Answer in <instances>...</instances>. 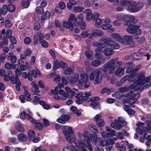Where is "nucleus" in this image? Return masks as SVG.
Instances as JSON below:
<instances>
[{"label": "nucleus", "mask_w": 151, "mask_h": 151, "mask_svg": "<svg viewBox=\"0 0 151 151\" xmlns=\"http://www.w3.org/2000/svg\"><path fill=\"white\" fill-rule=\"evenodd\" d=\"M84 139L83 143L81 141H78L76 140L77 147L75 148L72 144H70L69 146L65 147L63 151H88L86 147H84V144H86V146L89 151H93L92 145L90 144V138L86 134H83Z\"/></svg>", "instance_id": "nucleus-1"}, {"label": "nucleus", "mask_w": 151, "mask_h": 151, "mask_svg": "<svg viewBox=\"0 0 151 151\" xmlns=\"http://www.w3.org/2000/svg\"><path fill=\"white\" fill-rule=\"evenodd\" d=\"M83 18L82 15H79L77 17H76L75 15L73 14H71L69 16V19L68 20V22L64 21L63 24L65 28L69 29L70 30L73 31L74 25L76 26H79V24H81L83 21Z\"/></svg>", "instance_id": "nucleus-2"}, {"label": "nucleus", "mask_w": 151, "mask_h": 151, "mask_svg": "<svg viewBox=\"0 0 151 151\" xmlns=\"http://www.w3.org/2000/svg\"><path fill=\"white\" fill-rule=\"evenodd\" d=\"M129 18L131 20L126 21L124 23L125 25L128 26L126 29L127 31L129 34L140 35L141 33L140 29L138 28L139 27L135 25L138 22L137 20L133 16H130Z\"/></svg>", "instance_id": "nucleus-3"}, {"label": "nucleus", "mask_w": 151, "mask_h": 151, "mask_svg": "<svg viewBox=\"0 0 151 151\" xmlns=\"http://www.w3.org/2000/svg\"><path fill=\"white\" fill-rule=\"evenodd\" d=\"M122 64V61H119L116 59H111L103 65L102 70L104 72H106L109 69V73L112 74L114 72L115 70L119 67Z\"/></svg>", "instance_id": "nucleus-4"}, {"label": "nucleus", "mask_w": 151, "mask_h": 151, "mask_svg": "<svg viewBox=\"0 0 151 151\" xmlns=\"http://www.w3.org/2000/svg\"><path fill=\"white\" fill-rule=\"evenodd\" d=\"M151 80V76L145 78V73L144 72H139L138 74V78L135 82L132 84L131 86L134 89H138L140 88V86L143 85L146 81Z\"/></svg>", "instance_id": "nucleus-5"}, {"label": "nucleus", "mask_w": 151, "mask_h": 151, "mask_svg": "<svg viewBox=\"0 0 151 151\" xmlns=\"http://www.w3.org/2000/svg\"><path fill=\"white\" fill-rule=\"evenodd\" d=\"M101 69L99 68L93 70L90 74L89 77L91 81H93L94 84H99L102 81L101 74Z\"/></svg>", "instance_id": "nucleus-6"}, {"label": "nucleus", "mask_w": 151, "mask_h": 151, "mask_svg": "<svg viewBox=\"0 0 151 151\" xmlns=\"http://www.w3.org/2000/svg\"><path fill=\"white\" fill-rule=\"evenodd\" d=\"M127 97L129 104H131V106L134 107L135 105L133 104L137 101V99L140 96V94L137 92H134L129 91L127 93Z\"/></svg>", "instance_id": "nucleus-7"}, {"label": "nucleus", "mask_w": 151, "mask_h": 151, "mask_svg": "<svg viewBox=\"0 0 151 151\" xmlns=\"http://www.w3.org/2000/svg\"><path fill=\"white\" fill-rule=\"evenodd\" d=\"M144 6L142 2L132 1L128 6V10L132 12H136L139 11L140 9Z\"/></svg>", "instance_id": "nucleus-8"}, {"label": "nucleus", "mask_w": 151, "mask_h": 151, "mask_svg": "<svg viewBox=\"0 0 151 151\" xmlns=\"http://www.w3.org/2000/svg\"><path fill=\"white\" fill-rule=\"evenodd\" d=\"M62 128L63 129V132L65 136L66 139L71 144L73 142L75 145H77L76 138L74 137H71L70 135L66 129V126H63Z\"/></svg>", "instance_id": "nucleus-9"}, {"label": "nucleus", "mask_w": 151, "mask_h": 151, "mask_svg": "<svg viewBox=\"0 0 151 151\" xmlns=\"http://www.w3.org/2000/svg\"><path fill=\"white\" fill-rule=\"evenodd\" d=\"M102 116L101 114H99L96 115L94 117V119L96 122V124L99 127L104 126L105 124V122L104 120L101 118Z\"/></svg>", "instance_id": "nucleus-10"}, {"label": "nucleus", "mask_w": 151, "mask_h": 151, "mask_svg": "<svg viewBox=\"0 0 151 151\" xmlns=\"http://www.w3.org/2000/svg\"><path fill=\"white\" fill-rule=\"evenodd\" d=\"M99 98L97 96L91 97L90 99L91 102L90 103V106L93 108L97 109L100 108L99 104L96 101H98Z\"/></svg>", "instance_id": "nucleus-11"}, {"label": "nucleus", "mask_w": 151, "mask_h": 151, "mask_svg": "<svg viewBox=\"0 0 151 151\" xmlns=\"http://www.w3.org/2000/svg\"><path fill=\"white\" fill-rule=\"evenodd\" d=\"M26 117L27 119L32 123H35V120L30 116L29 114H26L25 111H23L21 113L20 118L21 119L24 120L26 118Z\"/></svg>", "instance_id": "nucleus-12"}, {"label": "nucleus", "mask_w": 151, "mask_h": 151, "mask_svg": "<svg viewBox=\"0 0 151 151\" xmlns=\"http://www.w3.org/2000/svg\"><path fill=\"white\" fill-rule=\"evenodd\" d=\"M132 37L131 36L125 35L123 38H121L120 42L125 45H128L132 41Z\"/></svg>", "instance_id": "nucleus-13"}, {"label": "nucleus", "mask_w": 151, "mask_h": 151, "mask_svg": "<svg viewBox=\"0 0 151 151\" xmlns=\"http://www.w3.org/2000/svg\"><path fill=\"white\" fill-rule=\"evenodd\" d=\"M84 12L86 14V19L88 21L91 20L92 19L93 21L94 17V14H93L91 12V11L90 9H85L84 11Z\"/></svg>", "instance_id": "nucleus-14"}, {"label": "nucleus", "mask_w": 151, "mask_h": 151, "mask_svg": "<svg viewBox=\"0 0 151 151\" xmlns=\"http://www.w3.org/2000/svg\"><path fill=\"white\" fill-rule=\"evenodd\" d=\"M99 15V14L98 13H95L94 14L93 21L95 22V23L97 25H100L102 23V19L98 18Z\"/></svg>", "instance_id": "nucleus-15"}, {"label": "nucleus", "mask_w": 151, "mask_h": 151, "mask_svg": "<svg viewBox=\"0 0 151 151\" xmlns=\"http://www.w3.org/2000/svg\"><path fill=\"white\" fill-rule=\"evenodd\" d=\"M99 41L100 42L103 43L109 46L110 44L112 42V40L111 38H105L104 37L100 38L99 40Z\"/></svg>", "instance_id": "nucleus-16"}, {"label": "nucleus", "mask_w": 151, "mask_h": 151, "mask_svg": "<svg viewBox=\"0 0 151 151\" xmlns=\"http://www.w3.org/2000/svg\"><path fill=\"white\" fill-rule=\"evenodd\" d=\"M44 35L42 33H40L39 35V41L41 43L42 46L45 47H47L48 46V43L45 41L43 40Z\"/></svg>", "instance_id": "nucleus-17"}, {"label": "nucleus", "mask_w": 151, "mask_h": 151, "mask_svg": "<svg viewBox=\"0 0 151 151\" xmlns=\"http://www.w3.org/2000/svg\"><path fill=\"white\" fill-rule=\"evenodd\" d=\"M6 57L8 60H10L13 63H15L17 60L16 57L15 55H13V54L9 52L7 55Z\"/></svg>", "instance_id": "nucleus-18"}, {"label": "nucleus", "mask_w": 151, "mask_h": 151, "mask_svg": "<svg viewBox=\"0 0 151 151\" xmlns=\"http://www.w3.org/2000/svg\"><path fill=\"white\" fill-rule=\"evenodd\" d=\"M50 17V13L48 11H46L42 14L41 17V20L44 21L46 19H49Z\"/></svg>", "instance_id": "nucleus-19"}, {"label": "nucleus", "mask_w": 151, "mask_h": 151, "mask_svg": "<svg viewBox=\"0 0 151 151\" xmlns=\"http://www.w3.org/2000/svg\"><path fill=\"white\" fill-rule=\"evenodd\" d=\"M133 63L130 62L126 64L127 69L126 72L127 73H129L132 71H133V69H132L133 67Z\"/></svg>", "instance_id": "nucleus-20"}, {"label": "nucleus", "mask_w": 151, "mask_h": 151, "mask_svg": "<svg viewBox=\"0 0 151 151\" xmlns=\"http://www.w3.org/2000/svg\"><path fill=\"white\" fill-rule=\"evenodd\" d=\"M96 142L100 146H105L108 143L107 141L103 139L102 138L99 137L96 140Z\"/></svg>", "instance_id": "nucleus-21"}, {"label": "nucleus", "mask_w": 151, "mask_h": 151, "mask_svg": "<svg viewBox=\"0 0 151 151\" xmlns=\"http://www.w3.org/2000/svg\"><path fill=\"white\" fill-rule=\"evenodd\" d=\"M8 40L7 37L4 36L2 39V41L0 42V47L2 48L4 45L7 46L8 45Z\"/></svg>", "instance_id": "nucleus-22"}, {"label": "nucleus", "mask_w": 151, "mask_h": 151, "mask_svg": "<svg viewBox=\"0 0 151 151\" xmlns=\"http://www.w3.org/2000/svg\"><path fill=\"white\" fill-rule=\"evenodd\" d=\"M18 139L19 141L25 142L27 140V136L23 133H21L18 135Z\"/></svg>", "instance_id": "nucleus-23"}, {"label": "nucleus", "mask_w": 151, "mask_h": 151, "mask_svg": "<svg viewBox=\"0 0 151 151\" xmlns=\"http://www.w3.org/2000/svg\"><path fill=\"white\" fill-rule=\"evenodd\" d=\"M85 55L86 57V58L88 60H91L93 58L92 57L93 54L91 51L90 50H87L85 52Z\"/></svg>", "instance_id": "nucleus-24"}, {"label": "nucleus", "mask_w": 151, "mask_h": 151, "mask_svg": "<svg viewBox=\"0 0 151 151\" xmlns=\"http://www.w3.org/2000/svg\"><path fill=\"white\" fill-rule=\"evenodd\" d=\"M12 75V72L11 70L8 72L7 74H6L4 77V80L5 81H9L11 79V76Z\"/></svg>", "instance_id": "nucleus-25"}, {"label": "nucleus", "mask_w": 151, "mask_h": 151, "mask_svg": "<svg viewBox=\"0 0 151 151\" xmlns=\"http://www.w3.org/2000/svg\"><path fill=\"white\" fill-rule=\"evenodd\" d=\"M11 83L12 84H15L20 81L18 79V76L14 74L11 76Z\"/></svg>", "instance_id": "nucleus-26"}, {"label": "nucleus", "mask_w": 151, "mask_h": 151, "mask_svg": "<svg viewBox=\"0 0 151 151\" xmlns=\"http://www.w3.org/2000/svg\"><path fill=\"white\" fill-rule=\"evenodd\" d=\"M7 6L6 5H3L2 9L0 8V15H5L7 12Z\"/></svg>", "instance_id": "nucleus-27"}, {"label": "nucleus", "mask_w": 151, "mask_h": 151, "mask_svg": "<svg viewBox=\"0 0 151 151\" xmlns=\"http://www.w3.org/2000/svg\"><path fill=\"white\" fill-rule=\"evenodd\" d=\"M111 36L113 40L117 41H121L122 37L118 34L113 33L111 35Z\"/></svg>", "instance_id": "nucleus-28"}, {"label": "nucleus", "mask_w": 151, "mask_h": 151, "mask_svg": "<svg viewBox=\"0 0 151 151\" xmlns=\"http://www.w3.org/2000/svg\"><path fill=\"white\" fill-rule=\"evenodd\" d=\"M104 33L100 30H96L92 33V36L94 37L97 36H102L104 35Z\"/></svg>", "instance_id": "nucleus-29"}, {"label": "nucleus", "mask_w": 151, "mask_h": 151, "mask_svg": "<svg viewBox=\"0 0 151 151\" xmlns=\"http://www.w3.org/2000/svg\"><path fill=\"white\" fill-rule=\"evenodd\" d=\"M104 54L106 56H110L114 54V51L109 48L105 49L103 51Z\"/></svg>", "instance_id": "nucleus-30"}, {"label": "nucleus", "mask_w": 151, "mask_h": 151, "mask_svg": "<svg viewBox=\"0 0 151 151\" xmlns=\"http://www.w3.org/2000/svg\"><path fill=\"white\" fill-rule=\"evenodd\" d=\"M86 80V79L85 78V76L81 74L79 76H78V82L80 85L83 84L85 81Z\"/></svg>", "instance_id": "nucleus-31"}, {"label": "nucleus", "mask_w": 151, "mask_h": 151, "mask_svg": "<svg viewBox=\"0 0 151 151\" xmlns=\"http://www.w3.org/2000/svg\"><path fill=\"white\" fill-rule=\"evenodd\" d=\"M21 4L22 6L24 8H27L29 5V0H22Z\"/></svg>", "instance_id": "nucleus-32"}, {"label": "nucleus", "mask_w": 151, "mask_h": 151, "mask_svg": "<svg viewBox=\"0 0 151 151\" xmlns=\"http://www.w3.org/2000/svg\"><path fill=\"white\" fill-rule=\"evenodd\" d=\"M91 96V93L90 92H85L84 93V96H82L81 98L83 101H87Z\"/></svg>", "instance_id": "nucleus-33"}, {"label": "nucleus", "mask_w": 151, "mask_h": 151, "mask_svg": "<svg viewBox=\"0 0 151 151\" xmlns=\"http://www.w3.org/2000/svg\"><path fill=\"white\" fill-rule=\"evenodd\" d=\"M89 129L95 133H97L98 132V130L96 126L92 124H90L89 126Z\"/></svg>", "instance_id": "nucleus-34"}, {"label": "nucleus", "mask_w": 151, "mask_h": 151, "mask_svg": "<svg viewBox=\"0 0 151 151\" xmlns=\"http://www.w3.org/2000/svg\"><path fill=\"white\" fill-rule=\"evenodd\" d=\"M135 76V72H132V73H131L128 76H127L128 81L133 82L134 81Z\"/></svg>", "instance_id": "nucleus-35"}, {"label": "nucleus", "mask_w": 151, "mask_h": 151, "mask_svg": "<svg viewBox=\"0 0 151 151\" xmlns=\"http://www.w3.org/2000/svg\"><path fill=\"white\" fill-rule=\"evenodd\" d=\"M17 125L16 126V129L19 132H23L24 131V128L22 126V125L19 122H17Z\"/></svg>", "instance_id": "nucleus-36"}, {"label": "nucleus", "mask_w": 151, "mask_h": 151, "mask_svg": "<svg viewBox=\"0 0 151 151\" xmlns=\"http://www.w3.org/2000/svg\"><path fill=\"white\" fill-rule=\"evenodd\" d=\"M71 110L74 114H76L77 116H79L81 114V112L79 111H78L77 109L74 106L71 108Z\"/></svg>", "instance_id": "nucleus-37"}, {"label": "nucleus", "mask_w": 151, "mask_h": 151, "mask_svg": "<svg viewBox=\"0 0 151 151\" xmlns=\"http://www.w3.org/2000/svg\"><path fill=\"white\" fill-rule=\"evenodd\" d=\"M73 71V67H69L65 70L64 73L65 74L70 75L72 73Z\"/></svg>", "instance_id": "nucleus-38"}, {"label": "nucleus", "mask_w": 151, "mask_h": 151, "mask_svg": "<svg viewBox=\"0 0 151 151\" xmlns=\"http://www.w3.org/2000/svg\"><path fill=\"white\" fill-rule=\"evenodd\" d=\"M110 44L109 46L110 47L111 49H116L119 48V45L118 43L114 42L113 41Z\"/></svg>", "instance_id": "nucleus-39"}, {"label": "nucleus", "mask_w": 151, "mask_h": 151, "mask_svg": "<svg viewBox=\"0 0 151 151\" xmlns=\"http://www.w3.org/2000/svg\"><path fill=\"white\" fill-rule=\"evenodd\" d=\"M60 67L59 63L57 60H54V65L53 67V70L54 71L56 70L58 68Z\"/></svg>", "instance_id": "nucleus-40"}, {"label": "nucleus", "mask_w": 151, "mask_h": 151, "mask_svg": "<svg viewBox=\"0 0 151 151\" xmlns=\"http://www.w3.org/2000/svg\"><path fill=\"white\" fill-rule=\"evenodd\" d=\"M35 10L36 12L39 14H42L44 13V9L41 6H37L36 7Z\"/></svg>", "instance_id": "nucleus-41"}, {"label": "nucleus", "mask_w": 151, "mask_h": 151, "mask_svg": "<svg viewBox=\"0 0 151 151\" xmlns=\"http://www.w3.org/2000/svg\"><path fill=\"white\" fill-rule=\"evenodd\" d=\"M146 81L144 82V84L142 86H143L142 88H147L151 86V80Z\"/></svg>", "instance_id": "nucleus-42"}, {"label": "nucleus", "mask_w": 151, "mask_h": 151, "mask_svg": "<svg viewBox=\"0 0 151 151\" xmlns=\"http://www.w3.org/2000/svg\"><path fill=\"white\" fill-rule=\"evenodd\" d=\"M84 9L83 7L80 6H75L73 8V10L75 12H81Z\"/></svg>", "instance_id": "nucleus-43"}, {"label": "nucleus", "mask_w": 151, "mask_h": 151, "mask_svg": "<svg viewBox=\"0 0 151 151\" xmlns=\"http://www.w3.org/2000/svg\"><path fill=\"white\" fill-rule=\"evenodd\" d=\"M7 9L9 12H13L15 10V7L14 5L10 3L8 5Z\"/></svg>", "instance_id": "nucleus-44"}, {"label": "nucleus", "mask_w": 151, "mask_h": 151, "mask_svg": "<svg viewBox=\"0 0 151 151\" xmlns=\"http://www.w3.org/2000/svg\"><path fill=\"white\" fill-rule=\"evenodd\" d=\"M40 33H37L34 35L33 37V41L35 44H37L38 43V39L39 38V35Z\"/></svg>", "instance_id": "nucleus-45"}, {"label": "nucleus", "mask_w": 151, "mask_h": 151, "mask_svg": "<svg viewBox=\"0 0 151 151\" xmlns=\"http://www.w3.org/2000/svg\"><path fill=\"white\" fill-rule=\"evenodd\" d=\"M40 73V71L38 69L36 70H32V75L34 77H37L38 74Z\"/></svg>", "instance_id": "nucleus-46"}, {"label": "nucleus", "mask_w": 151, "mask_h": 151, "mask_svg": "<svg viewBox=\"0 0 151 151\" xmlns=\"http://www.w3.org/2000/svg\"><path fill=\"white\" fill-rule=\"evenodd\" d=\"M28 136L30 138H32L35 136V132L33 130H29L28 133Z\"/></svg>", "instance_id": "nucleus-47"}, {"label": "nucleus", "mask_w": 151, "mask_h": 151, "mask_svg": "<svg viewBox=\"0 0 151 151\" xmlns=\"http://www.w3.org/2000/svg\"><path fill=\"white\" fill-rule=\"evenodd\" d=\"M100 65L99 60H93L91 61V65L93 66L96 67Z\"/></svg>", "instance_id": "nucleus-48"}, {"label": "nucleus", "mask_w": 151, "mask_h": 151, "mask_svg": "<svg viewBox=\"0 0 151 151\" xmlns=\"http://www.w3.org/2000/svg\"><path fill=\"white\" fill-rule=\"evenodd\" d=\"M5 67L8 70L13 69L14 68V65L12 64H10L8 63H6L5 65Z\"/></svg>", "instance_id": "nucleus-49"}, {"label": "nucleus", "mask_w": 151, "mask_h": 151, "mask_svg": "<svg viewBox=\"0 0 151 151\" xmlns=\"http://www.w3.org/2000/svg\"><path fill=\"white\" fill-rule=\"evenodd\" d=\"M118 120L119 123L123 124V125H126L127 124V123L125 121V119L123 117H119L118 118Z\"/></svg>", "instance_id": "nucleus-50"}, {"label": "nucleus", "mask_w": 151, "mask_h": 151, "mask_svg": "<svg viewBox=\"0 0 151 151\" xmlns=\"http://www.w3.org/2000/svg\"><path fill=\"white\" fill-rule=\"evenodd\" d=\"M132 1L130 0H123L121 2V4L124 6H127Z\"/></svg>", "instance_id": "nucleus-51"}, {"label": "nucleus", "mask_w": 151, "mask_h": 151, "mask_svg": "<svg viewBox=\"0 0 151 151\" xmlns=\"http://www.w3.org/2000/svg\"><path fill=\"white\" fill-rule=\"evenodd\" d=\"M78 80V75H75L71 78V81L73 83H76Z\"/></svg>", "instance_id": "nucleus-52"}, {"label": "nucleus", "mask_w": 151, "mask_h": 151, "mask_svg": "<svg viewBox=\"0 0 151 151\" xmlns=\"http://www.w3.org/2000/svg\"><path fill=\"white\" fill-rule=\"evenodd\" d=\"M10 41L12 45H15L17 43V41L15 37L12 36L9 38Z\"/></svg>", "instance_id": "nucleus-53"}, {"label": "nucleus", "mask_w": 151, "mask_h": 151, "mask_svg": "<svg viewBox=\"0 0 151 151\" xmlns=\"http://www.w3.org/2000/svg\"><path fill=\"white\" fill-rule=\"evenodd\" d=\"M61 118H62L65 122L68 121L70 119V118L69 116L66 114H62L61 116Z\"/></svg>", "instance_id": "nucleus-54"}, {"label": "nucleus", "mask_w": 151, "mask_h": 151, "mask_svg": "<svg viewBox=\"0 0 151 151\" xmlns=\"http://www.w3.org/2000/svg\"><path fill=\"white\" fill-rule=\"evenodd\" d=\"M12 31L11 29H7L6 32V35L7 37L9 38L11 37L12 36Z\"/></svg>", "instance_id": "nucleus-55"}, {"label": "nucleus", "mask_w": 151, "mask_h": 151, "mask_svg": "<svg viewBox=\"0 0 151 151\" xmlns=\"http://www.w3.org/2000/svg\"><path fill=\"white\" fill-rule=\"evenodd\" d=\"M58 7L63 9H64L66 6L65 3L62 1L59 2L58 3Z\"/></svg>", "instance_id": "nucleus-56"}, {"label": "nucleus", "mask_w": 151, "mask_h": 151, "mask_svg": "<svg viewBox=\"0 0 151 151\" xmlns=\"http://www.w3.org/2000/svg\"><path fill=\"white\" fill-rule=\"evenodd\" d=\"M38 86L35 88L34 87H33L31 88L32 91L36 94V93H38L40 91L38 89Z\"/></svg>", "instance_id": "nucleus-57"}, {"label": "nucleus", "mask_w": 151, "mask_h": 151, "mask_svg": "<svg viewBox=\"0 0 151 151\" xmlns=\"http://www.w3.org/2000/svg\"><path fill=\"white\" fill-rule=\"evenodd\" d=\"M111 27V26L109 24H104L102 25V28L104 30L107 29Z\"/></svg>", "instance_id": "nucleus-58"}, {"label": "nucleus", "mask_w": 151, "mask_h": 151, "mask_svg": "<svg viewBox=\"0 0 151 151\" xmlns=\"http://www.w3.org/2000/svg\"><path fill=\"white\" fill-rule=\"evenodd\" d=\"M80 28L82 30H84L86 27V23L84 22H82L81 24H79Z\"/></svg>", "instance_id": "nucleus-59"}, {"label": "nucleus", "mask_w": 151, "mask_h": 151, "mask_svg": "<svg viewBox=\"0 0 151 151\" xmlns=\"http://www.w3.org/2000/svg\"><path fill=\"white\" fill-rule=\"evenodd\" d=\"M59 66L62 68H64L67 67V64L62 61L59 62Z\"/></svg>", "instance_id": "nucleus-60"}, {"label": "nucleus", "mask_w": 151, "mask_h": 151, "mask_svg": "<svg viewBox=\"0 0 151 151\" xmlns=\"http://www.w3.org/2000/svg\"><path fill=\"white\" fill-rule=\"evenodd\" d=\"M71 96H74L77 93V90L76 89H73L70 91Z\"/></svg>", "instance_id": "nucleus-61"}, {"label": "nucleus", "mask_w": 151, "mask_h": 151, "mask_svg": "<svg viewBox=\"0 0 151 151\" xmlns=\"http://www.w3.org/2000/svg\"><path fill=\"white\" fill-rule=\"evenodd\" d=\"M115 131L114 130H112L110 131V132L107 133L108 137H113L115 134Z\"/></svg>", "instance_id": "nucleus-62"}, {"label": "nucleus", "mask_w": 151, "mask_h": 151, "mask_svg": "<svg viewBox=\"0 0 151 151\" xmlns=\"http://www.w3.org/2000/svg\"><path fill=\"white\" fill-rule=\"evenodd\" d=\"M128 88L126 87H123L119 88V90L121 92H125L128 91Z\"/></svg>", "instance_id": "nucleus-63"}, {"label": "nucleus", "mask_w": 151, "mask_h": 151, "mask_svg": "<svg viewBox=\"0 0 151 151\" xmlns=\"http://www.w3.org/2000/svg\"><path fill=\"white\" fill-rule=\"evenodd\" d=\"M113 24L114 26H117L121 24V22L120 20H116L113 22Z\"/></svg>", "instance_id": "nucleus-64"}]
</instances>
